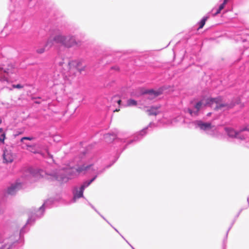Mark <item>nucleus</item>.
<instances>
[{"mask_svg":"<svg viewBox=\"0 0 249 249\" xmlns=\"http://www.w3.org/2000/svg\"><path fill=\"white\" fill-rule=\"evenodd\" d=\"M96 171V175L95 176L89 181H87L83 183L81 186L78 189L75 187L73 190V202H75L77 198L82 197L83 196V192L85 189L88 187L97 178V176L102 172L98 171L97 167L90 162L84 163L82 165L79 166L76 169L70 168L67 169L65 172L68 174V176H64L63 175L64 171H60L59 173L53 174H47L42 170H37L32 171L30 176V178H34L36 179L39 178L40 177H43L46 176L48 179L52 180H57L60 182H66L69 179H71L80 173H92Z\"/></svg>","mask_w":249,"mask_h":249,"instance_id":"nucleus-1","label":"nucleus"},{"mask_svg":"<svg viewBox=\"0 0 249 249\" xmlns=\"http://www.w3.org/2000/svg\"><path fill=\"white\" fill-rule=\"evenodd\" d=\"M227 106V105L223 103L222 98L220 97L215 98H204L196 103L195 108L197 112L206 106H210L214 109L218 110Z\"/></svg>","mask_w":249,"mask_h":249,"instance_id":"nucleus-2","label":"nucleus"},{"mask_svg":"<svg viewBox=\"0 0 249 249\" xmlns=\"http://www.w3.org/2000/svg\"><path fill=\"white\" fill-rule=\"evenodd\" d=\"M195 128L199 129L209 135L215 136L218 132V128L212 125L210 123L204 122L202 121H196L192 123Z\"/></svg>","mask_w":249,"mask_h":249,"instance_id":"nucleus-3","label":"nucleus"},{"mask_svg":"<svg viewBox=\"0 0 249 249\" xmlns=\"http://www.w3.org/2000/svg\"><path fill=\"white\" fill-rule=\"evenodd\" d=\"M226 132L229 137L231 138H235L241 141L247 140L246 146L249 147V139L247 140L249 136V132L245 130H241L239 132H237L231 128L226 127L225 128Z\"/></svg>","mask_w":249,"mask_h":249,"instance_id":"nucleus-4","label":"nucleus"},{"mask_svg":"<svg viewBox=\"0 0 249 249\" xmlns=\"http://www.w3.org/2000/svg\"><path fill=\"white\" fill-rule=\"evenodd\" d=\"M80 62L78 60H72L64 65L63 73L66 77H72L75 75Z\"/></svg>","mask_w":249,"mask_h":249,"instance_id":"nucleus-5","label":"nucleus"},{"mask_svg":"<svg viewBox=\"0 0 249 249\" xmlns=\"http://www.w3.org/2000/svg\"><path fill=\"white\" fill-rule=\"evenodd\" d=\"M54 40L57 43L61 44L68 48L71 47L76 44L75 38L71 36L56 35L55 36Z\"/></svg>","mask_w":249,"mask_h":249,"instance_id":"nucleus-6","label":"nucleus"},{"mask_svg":"<svg viewBox=\"0 0 249 249\" xmlns=\"http://www.w3.org/2000/svg\"><path fill=\"white\" fill-rule=\"evenodd\" d=\"M22 187V183L17 181L12 184L7 189V193L9 195H14L17 191Z\"/></svg>","mask_w":249,"mask_h":249,"instance_id":"nucleus-7","label":"nucleus"},{"mask_svg":"<svg viewBox=\"0 0 249 249\" xmlns=\"http://www.w3.org/2000/svg\"><path fill=\"white\" fill-rule=\"evenodd\" d=\"M3 160L5 163H11L14 160V156L10 151L6 150L3 154Z\"/></svg>","mask_w":249,"mask_h":249,"instance_id":"nucleus-8","label":"nucleus"},{"mask_svg":"<svg viewBox=\"0 0 249 249\" xmlns=\"http://www.w3.org/2000/svg\"><path fill=\"white\" fill-rule=\"evenodd\" d=\"M3 71L7 75L12 74L16 72V70L12 65H9L7 68H4L0 66V71Z\"/></svg>","mask_w":249,"mask_h":249,"instance_id":"nucleus-9","label":"nucleus"},{"mask_svg":"<svg viewBox=\"0 0 249 249\" xmlns=\"http://www.w3.org/2000/svg\"><path fill=\"white\" fill-rule=\"evenodd\" d=\"M161 93V91L160 90H150L147 93V98H149L150 99H152L155 97L158 96Z\"/></svg>","mask_w":249,"mask_h":249,"instance_id":"nucleus-10","label":"nucleus"},{"mask_svg":"<svg viewBox=\"0 0 249 249\" xmlns=\"http://www.w3.org/2000/svg\"><path fill=\"white\" fill-rule=\"evenodd\" d=\"M160 107H151L150 109L147 110V112L150 115H156L160 113Z\"/></svg>","mask_w":249,"mask_h":249,"instance_id":"nucleus-11","label":"nucleus"},{"mask_svg":"<svg viewBox=\"0 0 249 249\" xmlns=\"http://www.w3.org/2000/svg\"><path fill=\"white\" fill-rule=\"evenodd\" d=\"M49 201H50V200L46 201L43 204V205L41 207H40L39 209L37 211L36 215L38 217H41L43 214V213H44V207H46L47 206Z\"/></svg>","mask_w":249,"mask_h":249,"instance_id":"nucleus-12","label":"nucleus"},{"mask_svg":"<svg viewBox=\"0 0 249 249\" xmlns=\"http://www.w3.org/2000/svg\"><path fill=\"white\" fill-rule=\"evenodd\" d=\"M54 38L55 36L53 38H49L45 43V47L48 48H51L53 45L54 42L56 43V41L54 40Z\"/></svg>","mask_w":249,"mask_h":249,"instance_id":"nucleus-13","label":"nucleus"},{"mask_svg":"<svg viewBox=\"0 0 249 249\" xmlns=\"http://www.w3.org/2000/svg\"><path fill=\"white\" fill-rule=\"evenodd\" d=\"M0 81L4 84L6 83L9 84L12 82V81L11 79L5 75L0 78Z\"/></svg>","mask_w":249,"mask_h":249,"instance_id":"nucleus-14","label":"nucleus"},{"mask_svg":"<svg viewBox=\"0 0 249 249\" xmlns=\"http://www.w3.org/2000/svg\"><path fill=\"white\" fill-rule=\"evenodd\" d=\"M227 1H226V0H224V2L222 4H221L218 9L217 10L216 12L215 13V14H214V15H217L218 14H219L221 12V11L224 8L226 4L227 3Z\"/></svg>","mask_w":249,"mask_h":249,"instance_id":"nucleus-15","label":"nucleus"},{"mask_svg":"<svg viewBox=\"0 0 249 249\" xmlns=\"http://www.w3.org/2000/svg\"><path fill=\"white\" fill-rule=\"evenodd\" d=\"M128 106H135L137 105V102L133 99H129L127 102Z\"/></svg>","mask_w":249,"mask_h":249,"instance_id":"nucleus-16","label":"nucleus"},{"mask_svg":"<svg viewBox=\"0 0 249 249\" xmlns=\"http://www.w3.org/2000/svg\"><path fill=\"white\" fill-rule=\"evenodd\" d=\"M207 18H208V17H204L203 18L201 19V20L200 21V22L199 23V29L202 28L204 26Z\"/></svg>","mask_w":249,"mask_h":249,"instance_id":"nucleus-17","label":"nucleus"},{"mask_svg":"<svg viewBox=\"0 0 249 249\" xmlns=\"http://www.w3.org/2000/svg\"><path fill=\"white\" fill-rule=\"evenodd\" d=\"M45 48L46 47L38 49L36 50V52L38 53H42L45 52Z\"/></svg>","mask_w":249,"mask_h":249,"instance_id":"nucleus-18","label":"nucleus"},{"mask_svg":"<svg viewBox=\"0 0 249 249\" xmlns=\"http://www.w3.org/2000/svg\"><path fill=\"white\" fill-rule=\"evenodd\" d=\"M146 129L147 128L143 129L139 133V135L140 136V139L142 138V136L144 135L146 133Z\"/></svg>","mask_w":249,"mask_h":249,"instance_id":"nucleus-19","label":"nucleus"},{"mask_svg":"<svg viewBox=\"0 0 249 249\" xmlns=\"http://www.w3.org/2000/svg\"><path fill=\"white\" fill-rule=\"evenodd\" d=\"M12 87L13 88H17V89H21L23 87V86L21 85L20 84L13 85Z\"/></svg>","mask_w":249,"mask_h":249,"instance_id":"nucleus-20","label":"nucleus"},{"mask_svg":"<svg viewBox=\"0 0 249 249\" xmlns=\"http://www.w3.org/2000/svg\"><path fill=\"white\" fill-rule=\"evenodd\" d=\"M4 139H5V134H2L1 135V137L0 138V141L1 142H3L4 140Z\"/></svg>","mask_w":249,"mask_h":249,"instance_id":"nucleus-21","label":"nucleus"},{"mask_svg":"<svg viewBox=\"0 0 249 249\" xmlns=\"http://www.w3.org/2000/svg\"><path fill=\"white\" fill-rule=\"evenodd\" d=\"M32 139H33L32 137H23L21 139V141L22 142L24 140H32Z\"/></svg>","mask_w":249,"mask_h":249,"instance_id":"nucleus-22","label":"nucleus"},{"mask_svg":"<svg viewBox=\"0 0 249 249\" xmlns=\"http://www.w3.org/2000/svg\"><path fill=\"white\" fill-rule=\"evenodd\" d=\"M188 112L191 114V115H193V111L190 109H188Z\"/></svg>","mask_w":249,"mask_h":249,"instance_id":"nucleus-23","label":"nucleus"},{"mask_svg":"<svg viewBox=\"0 0 249 249\" xmlns=\"http://www.w3.org/2000/svg\"><path fill=\"white\" fill-rule=\"evenodd\" d=\"M114 101H116V100H115ZM116 102H117V103H118L119 105H120V103H121V100L118 99V100H116Z\"/></svg>","mask_w":249,"mask_h":249,"instance_id":"nucleus-24","label":"nucleus"},{"mask_svg":"<svg viewBox=\"0 0 249 249\" xmlns=\"http://www.w3.org/2000/svg\"><path fill=\"white\" fill-rule=\"evenodd\" d=\"M110 136H111V135H110V134H107V135H105V138L106 139H107V138L109 137Z\"/></svg>","mask_w":249,"mask_h":249,"instance_id":"nucleus-25","label":"nucleus"},{"mask_svg":"<svg viewBox=\"0 0 249 249\" xmlns=\"http://www.w3.org/2000/svg\"><path fill=\"white\" fill-rule=\"evenodd\" d=\"M2 128H0V133L2 132Z\"/></svg>","mask_w":249,"mask_h":249,"instance_id":"nucleus-26","label":"nucleus"},{"mask_svg":"<svg viewBox=\"0 0 249 249\" xmlns=\"http://www.w3.org/2000/svg\"><path fill=\"white\" fill-rule=\"evenodd\" d=\"M133 142V140H131V141H130L129 142V143H131L132 142Z\"/></svg>","mask_w":249,"mask_h":249,"instance_id":"nucleus-27","label":"nucleus"},{"mask_svg":"<svg viewBox=\"0 0 249 249\" xmlns=\"http://www.w3.org/2000/svg\"><path fill=\"white\" fill-rule=\"evenodd\" d=\"M113 137V139L115 138V136L111 135Z\"/></svg>","mask_w":249,"mask_h":249,"instance_id":"nucleus-28","label":"nucleus"},{"mask_svg":"<svg viewBox=\"0 0 249 249\" xmlns=\"http://www.w3.org/2000/svg\"><path fill=\"white\" fill-rule=\"evenodd\" d=\"M1 123V120L0 119V124Z\"/></svg>","mask_w":249,"mask_h":249,"instance_id":"nucleus-29","label":"nucleus"},{"mask_svg":"<svg viewBox=\"0 0 249 249\" xmlns=\"http://www.w3.org/2000/svg\"><path fill=\"white\" fill-rule=\"evenodd\" d=\"M139 138H138V139H137L136 140H135L134 141H138V140H139Z\"/></svg>","mask_w":249,"mask_h":249,"instance_id":"nucleus-30","label":"nucleus"},{"mask_svg":"<svg viewBox=\"0 0 249 249\" xmlns=\"http://www.w3.org/2000/svg\"><path fill=\"white\" fill-rule=\"evenodd\" d=\"M30 219H29L28 221V223H29L30 222Z\"/></svg>","mask_w":249,"mask_h":249,"instance_id":"nucleus-31","label":"nucleus"},{"mask_svg":"<svg viewBox=\"0 0 249 249\" xmlns=\"http://www.w3.org/2000/svg\"><path fill=\"white\" fill-rule=\"evenodd\" d=\"M118 111V110H117V109L114 110V111Z\"/></svg>","mask_w":249,"mask_h":249,"instance_id":"nucleus-32","label":"nucleus"},{"mask_svg":"<svg viewBox=\"0 0 249 249\" xmlns=\"http://www.w3.org/2000/svg\"><path fill=\"white\" fill-rule=\"evenodd\" d=\"M210 114H211L210 113H209L208 114V115H210Z\"/></svg>","mask_w":249,"mask_h":249,"instance_id":"nucleus-33","label":"nucleus"},{"mask_svg":"<svg viewBox=\"0 0 249 249\" xmlns=\"http://www.w3.org/2000/svg\"><path fill=\"white\" fill-rule=\"evenodd\" d=\"M102 218H103L104 219H105V218L104 217V216H102Z\"/></svg>","mask_w":249,"mask_h":249,"instance_id":"nucleus-34","label":"nucleus"},{"mask_svg":"<svg viewBox=\"0 0 249 249\" xmlns=\"http://www.w3.org/2000/svg\"><path fill=\"white\" fill-rule=\"evenodd\" d=\"M102 218H103L104 219H105V218L104 217V216H102Z\"/></svg>","mask_w":249,"mask_h":249,"instance_id":"nucleus-35","label":"nucleus"},{"mask_svg":"<svg viewBox=\"0 0 249 249\" xmlns=\"http://www.w3.org/2000/svg\"><path fill=\"white\" fill-rule=\"evenodd\" d=\"M102 218H103L104 219H105V218L104 217V216H102Z\"/></svg>","mask_w":249,"mask_h":249,"instance_id":"nucleus-36","label":"nucleus"},{"mask_svg":"<svg viewBox=\"0 0 249 249\" xmlns=\"http://www.w3.org/2000/svg\"><path fill=\"white\" fill-rule=\"evenodd\" d=\"M115 231H117V232H118V231L117 230V229H115Z\"/></svg>","mask_w":249,"mask_h":249,"instance_id":"nucleus-37","label":"nucleus"},{"mask_svg":"<svg viewBox=\"0 0 249 249\" xmlns=\"http://www.w3.org/2000/svg\"><path fill=\"white\" fill-rule=\"evenodd\" d=\"M226 1H228L229 0H226Z\"/></svg>","mask_w":249,"mask_h":249,"instance_id":"nucleus-38","label":"nucleus"}]
</instances>
